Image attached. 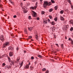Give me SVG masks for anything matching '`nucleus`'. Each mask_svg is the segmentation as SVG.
<instances>
[{
  "label": "nucleus",
  "mask_w": 73,
  "mask_h": 73,
  "mask_svg": "<svg viewBox=\"0 0 73 73\" xmlns=\"http://www.w3.org/2000/svg\"><path fill=\"white\" fill-rule=\"evenodd\" d=\"M17 60L18 62L19 60H20V59L19 58H18V59H17Z\"/></svg>",
  "instance_id": "obj_47"
},
{
  "label": "nucleus",
  "mask_w": 73,
  "mask_h": 73,
  "mask_svg": "<svg viewBox=\"0 0 73 73\" xmlns=\"http://www.w3.org/2000/svg\"><path fill=\"white\" fill-rule=\"evenodd\" d=\"M37 20H39V18H38L37 19Z\"/></svg>",
  "instance_id": "obj_54"
},
{
  "label": "nucleus",
  "mask_w": 73,
  "mask_h": 73,
  "mask_svg": "<svg viewBox=\"0 0 73 73\" xmlns=\"http://www.w3.org/2000/svg\"><path fill=\"white\" fill-rule=\"evenodd\" d=\"M67 1H68V3H69L70 4H71V1H70V0H67Z\"/></svg>",
  "instance_id": "obj_25"
},
{
  "label": "nucleus",
  "mask_w": 73,
  "mask_h": 73,
  "mask_svg": "<svg viewBox=\"0 0 73 73\" xmlns=\"http://www.w3.org/2000/svg\"><path fill=\"white\" fill-rule=\"evenodd\" d=\"M33 17H36V16H37L36 13L34 11H33Z\"/></svg>",
  "instance_id": "obj_6"
},
{
  "label": "nucleus",
  "mask_w": 73,
  "mask_h": 73,
  "mask_svg": "<svg viewBox=\"0 0 73 73\" xmlns=\"http://www.w3.org/2000/svg\"><path fill=\"white\" fill-rule=\"evenodd\" d=\"M35 38L36 40L38 39V36H37V35H36Z\"/></svg>",
  "instance_id": "obj_26"
},
{
  "label": "nucleus",
  "mask_w": 73,
  "mask_h": 73,
  "mask_svg": "<svg viewBox=\"0 0 73 73\" xmlns=\"http://www.w3.org/2000/svg\"><path fill=\"white\" fill-rule=\"evenodd\" d=\"M69 40L70 41H71V42L73 40L70 38H69Z\"/></svg>",
  "instance_id": "obj_38"
},
{
  "label": "nucleus",
  "mask_w": 73,
  "mask_h": 73,
  "mask_svg": "<svg viewBox=\"0 0 73 73\" xmlns=\"http://www.w3.org/2000/svg\"><path fill=\"white\" fill-rule=\"evenodd\" d=\"M8 60L9 62H11V58L9 57H8Z\"/></svg>",
  "instance_id": "obj_19"
},
{
  "label": "nucleus",
  "mask_w": 73,
  "mask_h": 73,
  "mask_svg": "<svg viewBox=\"0 0 73 73\" xmlns=\"http://www.w3.org/2000/svg\"><path fill=\"white\" fill-rule=\"evenodd\" d=\"M24 1H26V0H23Z\"/></svg>",
  "instance_id": "obj_62"
},
{
  "label": "nucleus",
  "mask_w": 73,
  "mask_h": 73,
  "mask_svg": "<svg viewBox=\"0 0 73 73\" xmlns=\"http://www.w3.org/2000/svg\"><path fill=\"white\" fill-rule=\"evenodd\" d=\"M16 17H17V16L16 15H14L13 16V18H16Z\"/></svg>",
  "instance_id": "obj_43"
},
{
  "label": "nucleus",
  "mask_w": 73,
  "mask_h": 73,
  "mask_svg": "<svg viewBox=\"0 0 73 73\" xmlns=\"http://www.w3.org/2000/svg\"><path fill=\"white\" fill-rule=\"evenodd\" d=\"M70 31H73V27H71V28L70 29Z\"/></svg>",
  "instance_id": "obj_34"
},
{
  "label": "nucleus",
  "mask_w": 73,
  "mask_h": 73,
  "mask_svg": "<svg viewBox=\"0 0 73 73\" xmlns=\"http://www.w3.org/2000/svg\"><path fill=\"white\" fill-rule=\"evenodd\" d=\"M1 57H1V56H0V58H1Z\"/></svg>",
  "instance_id": "obj_56"
},
{
  "label": "nucleus",
  "mask_w": 73,
  "mask_h": 73,
  "mask_svg": "<svg viewBox=\"0 0 73 73\" xmlns=\"http://www.w3.org/2000/svg\"><path fill=\"white\" fill-rule=\"evenodd\" d=\"M32 38V36H29V39H30V38Z\"/></svg>",
  "instance_id": "obj_28"
},
{
  "label": "nucleus",
  "mask_w": 73,
  "mask_h": 73,
  "mask_svg": "<svg viewBox=\"0 0 73 73\" xmlns=\"http://www.w3.org/2000/svg\"><path fill=\"white\" fill-rule=\"evenodd\" d=\"M71 8H72V9H73V5H71Z\"/></svg>",
  "instance_id": "obj_49"
},
{
  "label": "nucleus",
  "mask_w": 73,
  "mask_h": 73,
  "mask_svg": "<svg viewBox=\"0 0 73 73\" xmlns=\"http://www.w3.org/2000/svg\"><path fill=\"white\" fill-rule=\"evenodd\" d=\"M51 1L52 3H55V2L53 0H51Z\"/></svg>",
  "instance_id": "obj_30"
},
{
  "label": "nucleus",
  "mask_w": 73,
  "mask_h": 73,
  "mask_svg": "<svg viewBox=\"0 0 73 73\" xmlns=\"http://www.w3.org/2000/svg\"><path fill=\"white\" fill-rule=\"evenodd\" d=\"M49 18L50 19H52V17L51 15H49Z\"/></svg>",
  "instance_id": "obj_31"
},
{
  "label": "nucleus",
  "mask_w": 73,
  "mask_h": 73,
  "mask_svg": "<svg viewBox=\"0 0 73 73\" xmlns=\"http://www.w3.org/2000/svg\"><path fill=\"white\" fill-rule=\"evenodd\" d=\"M68 11L69 10H68V9H66L65 10V11H66V12H68Z\"/></svg>",
  "instance_id": "obj_44"
},
{
  "label": "nucleus",
  "mask_w": 73,
  "mask_h": 73,
  "mask_svg": "<svg viewBox=\"0 0 73 73\" xmlns=\"http://www.w3.org/2000/svg\"><path fill=\"white\" fill-rule=\"evenodd\" d=\"M38 57H39V58H41L42 57V56L41 55H38L37 56Z\"/></svg>",
  "instance_id": "obj_24"
},
{
  "label": "nucleus",
  "mask_w": 73,
  "mask_h": 73,
  "mask_svg": "<svg viewBox=\"0 0 73 73\" xmlns=\"http://www.w3.org/2000/svg\"><path fill=\"white\" fill-rule=\"evenodd\" d=\"M37 2L36 3V5L34 7H31V9H35L37 8Z\"/></svg>",
  "instance_id": "obj_3"
},
{
  "label": "nucleus",
  "mask_w": 73,
  "mask_h": 73,
  "mask_svg": "<svg viewBox=\"0 0 73 73\" xmlns=\"http://www.w3.org/2000/svg\"><path fill=\"white\" fill-rule=\"evenodd\" d=\"M5 68H8V66H5Z\"/></svg>",
  "instance_id": "obj_50"
},
{
  "label": "nucleus",
  "mask_w": 73,
  "mask_h": 73,
  "mask_svg": "<svg viewBox=\"0 0 73 73\" xmlns=\"http://www.w3.org/2000/svg\"><path fill=\"white\" fill-rule=\"evenodd\" d=\"M54 20L55 21H57V17H56L54 18Z\"/></svg>",
  "instance_id": "obj_22"
},
{
  "label": "nucleus",
  "mask_w": 73,
  "mask_h": 73,
  "mask_svg": "<svg viewBox=\"0 0 73 73\" xmlns=\"http://www.w3.org/2000/svg\"><path fill=\"white\" fill-rule=\"evenodd\" d=\"M3 6V5H0V7H2V6Z\"/></svg>",
  "instance_id": "obj_52"
},
{
  "label": "nucleus",
  "mask_w": 73,
  "mask_h": 73,
  "mask_svg": "<svg viewBox=\"0 0 73 73\" xmlns=\"http://www.w3.org/2000/svg\"><path fill=\"white\" fill-rule=\"evenodd\" d=\"M46 73H48V70L47 71H46Z\"/></svg>",
  "instance_id": "obj_51"
},
{
  "label": "nucleus",
  "mask_w": 73,
  "mask_h": 73,
  "mask_svg": "<svg viewBox=\"0 0 73 73\" xmlns=\"http://www.w3.org/2000/svg\"><path fill=\"white\" fill-rule=\"evenodd\" d=\"M53 10V9H51L50 10V12H52Z\"/></svg>",
  "instance_id": "obj_37"
},
{
  "label": "nucleus",
  "mask_w": 73,
  "mask_h": 73,
  "mask_svg": "<svg viewBox=\"0 0 73 73\" xmlns=\"http://www.w3.org/2000/svg\"><path fill=\"white\" fill-rule=\"evenodd\" d=\"M31 65V63L30 62H29V63L27 65L25 66V69H28L29 68V65Z\"/></svg>",
  "instance_id": "obj_4"
},
{
  "label": "nucleus",
  "mask_w": 73,
  "mask_h": 73,
  "mask_svg": "<svg viewBox=\"0 0 73 73\" xmlns=\"http://www.w3.org/2000/svg\"><path fill=\"white\" fill-rule=\"evenodd\" d=\"M60 19L62 21H64V18L62 17H60Z\"/></svg>",
  "instance_id": "obj_15"
},
{
  "label": "nucleus",
  "mask_w": 73,
  "mask_h": 73,
  "mask_svg": "<svg viewBox=\"0 0 73 73\" xmlns=\"http://www.w3.org/2000/svg\"><path fill=\"white\" fill-rule=\"evenodd\" d=\"M71 44H72H72H73V41L72 40V41H71Z\"/></svg>",
  "instance_id": "obj_45"
},
{
  "label": "nucleus",
  "mask_w": 73,
  "mask_h": 73,
  "mask_svg": "<svg viewBox=\"0 0 73 73\" xmlns=\"http://www.w3.org/2000/svg\"><path fill=\"white\" fill-rule=\"evenodd\" d=\"M11 62L13 65H14L15 64V60H12L11 61Z\"/></svg>",
  "instance_id": "obj_13"
},
{
  "label": "nucleus",
  "mask_w": 73,
  "mask_h": 73,
  "mask_svg": "<svg viewBox=\"0 0 73 73\" xmlns=\"http://www.w3.org/2000/svg\"><path fill=\"white\" fill-rule=\"evenodd\" d=\"M61 46L62 49H63V48H64V44H62L61 45Z\"/></svg>",
  "instance_id": "obj_33"
},
{
  "label": "nucleus",
  "mask_w": 73,
  "mask_h": 73,
  "mask_svg": "<svg viewBox=\"0 0 73 73\" xmlns=\"http://www.w3.org/2000/svg\"><path fill=\"white\" fill-rule=\"evenodd\" d=\"M51 29L52 31L55 30V28L54 27H52L51 28Z\"/></svg>",
  "instance_id": "obj_11"
},
{
  "label": "nucleus",
  "mask_w": 73,
  "mask_h": 73,
  "mask_svg": "<svg viewBox=\"0 0 73 73\" xmlns=\"http://www.w3.org/2000/svg\"><path fill=\"white\" fill-rule=\"evenodd\" d=\"M29 20H31V19H32L31 16H29Z\"/></svg>",
  "instance_id": "obj_29"
},
{
  "label": "nucleus",
  "mask_w": 73,
  "mask_h": 73,
  "mask_svg": "<svg viewBox=\"0 0 73 73\" xmlns=\"http://www.w3.org/2000/svg\"><path fill=\"white\" fill-rule=\"evenodd\" d=\"M24 32L25 33H27V30L26 29H25L24 30Z\"/></svg>",
  "instance_id": "obj_23"
},
{
  "label": "nucleus",
  "mask_w": 73,
  "mask_h": 73,
  "mask_svg": "<svg viewBox=\"0 0 73 73\" xmlns=\"http://www.w3.org/2000/svg\"><path fill=\"white\" fill-rule=\"evenodd\" d=\"M28 29L30 31H31L32 30V27H30L28 28Z\"/></svg>",
  "instance_id": "obj_17"
},
{
  "label": "nucleus",
  "mask_w": 73,
  "mask_h": 73,
  "mask_svg": "<svg viewBox=\"0 0 73 73\" xmlns=\"http://www.w3.org/2000/svg\"><path fill=\"white\" fill-rule=\"evenodd\" d=\"M65 38H66V39H67V38H66V37H65Z\"/></svg>",
  "instance_id": "obj_59"
},
{
  "label": "nucleus",
  "mask_w": 73,
  "mask_h": 73,
  "mask_svg": "<svg viewBox=\"0 0 73 73\" xmlns=\"http://www.w3.org/2000/svg\"><path fill=\"white\" fill-rule=\"evenodd\" d=\"M31 41H33V39H31Z\"/></svg>",
  "instance_id": "obj_53"
},
{
  "label": "nucleus",
  "mask_w": 73,
  "mask_h": 73,
  "mask_svg": "<svg viewBox=\"0 0 73 73\" xmlns=\"http://www.w3.org/2000/svg\"><path fill=\"white\" fill-rule=\"evenodd\" d=\"M42 1V0H40V1Z\"/></svg>",
  "instance_id": "obj_57"
},
{
  "label": "nucleus",
  "mask_w": 73,
  "mask_h": 73,
  "mask_svg": "<svg viewBox=\"0 0 73 73\" xmlns=\"http://www.w3.org/2000/svg\"><path fill=\"white\" fill-rule=\"evenodd\" d=\"M31 60H33V59H34V57L33 56H32L31 57Z\"/></svg>",
  "instance_id": "obj_42"
},
{
  "label": "nucleus",
  "mask_w": 73,
  "mask_h": 73,
  "mask_svg": "<svg viewBox=\"0 0 73 73\" xmlns=\"http://www.w3.org/2000/svg\"><path fill=\"white\" fill-rule=\"evenodd\" d=\"M46 70V68H44L42 69V71H43V72L45 71Z\"/></svg>",
  "instance_id": "obj_35"
},
{
  "label": "nucleus",
  "mask_w": 73,
  "mask_h": 73,
  "mask_svg": "<svg viewBox=\"0 0 73 73\" xmlns=\"http://www.w3.org/2000/svg\"><path fill=\"white\" fill-rule=\"evenodd\" d=\"M16 49L17 50H19V47H17V48H16Z\"/></svg>",
  "instance_id": "obj_48"
},
{
  "label": "nucleus",
  "mask_w": 73,
  "mask_h": 73,
  "mask_svg": "<svg viewBox=\"0 0 73 73\" xmlns=\"http://www.w3.org/2000/svg\"><path fill=\"white\" fill-rule=\"evenodd\" d=\"M64 12V10H61L60 11V13L61 14H63Z\"/></svg>",
  "instance_id": "obj_18"
},
{
  "label": "nucleus",
  "mask_w": 73,
  "mask_h": 73,
  "mask_svg": "<svg viewBox=\"0 0 73 73\" xmlns=\"http://www.w3.org/2000/svg\"><path fill=\"white\" fill-rule=\"evenodd\" d=\"M44 24H47L48 23V21L47 20H44L43 21Z\"/></svg>",
  "instance_id": "obj_10"
},
{
  "label": "nucleus",
  "mask_w": 73,
  "mask_h": 73,
  "mask_svg": "<svg viewBox=\"0 0 73 73\" xmlns=\"http://www.w3.org/2000/svg\"><path fill=\"white\" fill-rule=\"evenodd\" d=\"M51 48H52V46H53V45H51Z\"/></svg>",
  "instance_id": "obj_55"
},
{
  "label": "nucleus",
  "mask_w": 73,
  "mask_h": 73,
  "mask_svg": "<svg viewBox=\"0 0 73 73\" xmlns=\"http://www.w3.org/2000/svg\"><path fill=\"white\" fill-rule=\"evenodd\" d=\"M57 51H58V50H57Z\"/></svg>",
  "instance_id": "obj_64"
},
{
  "label": "nucleus",
  "mask_w": 73,
  "mask_h": 73,
  "mask_svg": "<svg viewBox=\"0 0 73 73\" xmlns=\"http://www.w3.org/2000/svg\"><path fill=\"white\" fill-rule=\"evenodd\" d=\"M33 69V68L32 66H31L30 67V70H32V69Z\"/></svg>",
  "instance_id": "obj_27"
},
{
  "label": "nucleus",
  "mask_w": 73,
  "mask_h": 73,
  "mask_svg": "<svg viewBox=\"0 0 73 73\" xmlns=\"http://www.w3.org/2000/svg\"><path fill=\"white\" fill-rule=\"evenodd\" d=\"M1 37H3V36H1Z\"/></svg>",
  "instance_id": "obj_60"
},
{
  "label": "nucleus",
  "mask_w": 73,
  "mask_h": 73,
  "mask_svg": "<svg viewBox=\"0 0 73 73\" xmlns=\"http://www.w3.org/2000/svg\"><path fill=\"white\" fill-rule=\"evenodd\" d=\"M10 65H12V64H10Z\"/></svg>",
  "instance_id": "obj_61"
},
{
  "label": "nucleus",
  "mask_w": 73,
  "mask_h": 73,
  "mask_svg": "<svg viewBox=\"0 0 73 73\" xmlns=\"http://www.w3.org/2000/svg\"><path fill=\"white\" fill-rule=\"evenodd\" d=\"M44 13H45V12H44V11H42V15H44Z\"/></svg>",
  "instance_id": "obj_41"
},
{
  "label": "nucleus",
  "mask_w": 73,
  "mask_h": 73,
  "mask_svg": "<svg viewBox=\"0 0 73 73\" xmlns=\"http://www.w3.org/2000/svg\"><path fill=\"white\" fill-rule=\"evenodd\" d=\"M22 8H23V9H25L24 11V13H27V12H28V10H27V8L25 7H22Z\"/></svg>",
  "instance_id": "obj_2"
},
{
  "label": "nucleus",
  "mask_w": 73,
  "mask_h": 73,
  "mask_svg": "<svg viewBox=\"0 0 73 73\" xmlns=\"http://www.w3.org/2000/svg\"><path fill=\"white\" fill-rule=\"evenodd\" d=\"M2 11H4L3 10H2Z\"/></svg>",
  "instance_id": "obj_63"
},
{
  "label": "nucleus",
  "mask_w": 73,
  "mask_h": 73,
  "mask_svg": "<svg viewBox=\"0 0 73 73\" xmlns=\"http://www.w3.org/2000/svg\"><path fill=\"white\" fill-rule=\"evenodd\" d=\"M23 62H21V64H19V65H20V67H21L23 66Z\"/></svg>",
  "instance_id": "obj_16"
},
{
  "label": "nucleus",
  "mask_w": 73,
  "mask_h": 73,
  "mask_svg": "<svg viewBox=\"0 0 73 73\" xmlns=\"http://www.w3.org/2000/svg\"><path fill=\"white\" fill-rule=\"evenodd\" d=\"M23 5V3L22 2H21L20 4L21 6V7H22Z\"/></svg>",
  "instance_id": "obj_36"
},
{
  "label": "nucleus",
  "mask_w": 73,
  "mask_h": 73,
  "mask_svg": "<svg viewBox=\"0 0 73 73\" xmlns=\"http://www.w3.org/2000/svg\"><path fill=\"white\" fill-rule=\"evenodd\" d=\"M51 4H52V3H51V2L48 3V1H44V3L43 4V6L44 8H45V7H46L47 5H48V6H49L51 5Z\"/></svg>",
  "instance_id": "obj_1"
},
{
  "label": "nucleus",
  "mask_w": 73,
  "mask_h": 73,
  "mask_svg": "<svg viewBox=\"0 0 73 73\" xmlns=\"http://www.w3.org/2000/svg\"><path fill=\"white\" fill-rule=\"evenodd\" d=\"M10 1V3H11V4H13L14 3L12 1Z\"/></svg>",
  "instance_id": "obj_32"
},
{
  "label": "nucleus",
  "mask_w": 73,
  "mask_h": 73,
  "mask_svg": "<svg viewBox=\"0 0 73 73\" xmlns=\"http://www.w3.org/2000/svg\"><path fill=\"white\" fill-rule=\"evenodd\" d=\"M5 65V63H3L2 64V66H4Z\"/></svg>",
  "instance_id": "obj_39"
},
{
  "label": "nucleus",
  "mask_w": 73,
  "mask_h": 73,
  "mask_svg": "<svg viewBox=\"0 0 73 73\" xmlns=\"http://www.w3.org/2000/svg\"><path fill=\"white\" fill-rule=\"evenodd\" d=\"M24 53H26V51H24Z\"/></svg>",
  "instance_id": "obj_58"
},
{
  "label": "nucleus",
  "mask_w": 73,
  "mask_h": 73,
  "mask_svg": "<svg viewBox=\"0 0 73 73\" xmlns=\"http://www.w3.org/2000/svg\"><path fill=\"white\" fill-rule=\"evenodd\" d=\"M13 52H10L9 53V56H10V57H11L13 56Z\"/></svg>",
  "instance_id": "obj_8"
},
{
  "label": "nucleus",
  "mask_w": 73,
  "mask_h": 73,
  "mask_svg": "<svg viewBox=\"0 0 73 73\" xmlns=\"http://www.w3.org/2000/svg\"><path fill=\"white\" fill-rule=\"evenodd\" d=\"M55 44L58 47V46H59L58 44Z\"/></svg>",
  "instance_id": "obj_46"
},
{
  "label": "nucleus",
  "mask_w": 73,
  "mask_h": 73,
  "mask_svg": "<svg viewBox=\"0 0 73 73\" xmlns=\"http://www.w3.org/2000/svg\"><path fill=\"white\" fill-rule=\"evenodd\" d=\"M48 23H50V20L49 19H48Z\"/></svg>",
  "instance_id": "obj_40"
},
{
  "label": "nucleus",
  "mask_w": 73,
  "mask_h": 73,
  "mask_svg": "<svg viewBox=\"0 0 73 73\" xmlns=\"http://www.w3.org/2000/svg\"><path fill=\"white\" fill-rule=\"evenodd\" d=\"M9 42H7L6 43H5L3 45V46L5 47L6 46H8V45H9Z\"/></svg>",
  "instance_id": "obj_5"
},
{
  "label": "nucleus",
  "mask_w": 73,
  "mask_h": 73,
  "mask_svg": "<svg viewBox=\"0 0 73 73\" xmlns=\"http://www.w3.org/2000/svg\"><path fill=\"white\" fill-rule=\"evenodd\" d=\"M13 47L11 46H10L8 48L9 50H13Z\"/></svg>",
  "instance_id": "obj_9"
},
{
  "label": "nucleus",
  "mask_w": 73,
  "mask_h": 73,
  "mask_svg": "<svg viewBox=\"0 0 73 73\" xmlns=\"http://www.w3.org/2000/svg\"><path fill=\"white\" fill-rule=\"evenodd\" d=\"M69 23L70 24H73V21L72 20H71L69 21Z\"/></svg>",
  "instance_id": "obj_14"
},
{
  "label": "nucleus",
  "mask_w": 73,
  "mask_h": 73,
  "mask_svg": "<svg viewBox=\"0 0 73 73\" xmlns=\"http://www.w3.org/2000/svg\"><path fill=\"white\" fill-rule=\"evenodd\" d=\"M57 8H58V6H56L55 7L54 9L55 10H57Z\"/></svg>",
  "instance_id": "obj_21"
},
{
  "label": "nucleus",
  "mask_w": 73,
  "mask_h": 73,
  "mask_svg": "<svg viewBox=\"0 0 73 73\" xmlns=\"http://www.w3.org/2000/svg\"><path fill=\"white\" fill-rule=\"evenodd\" d=\"M51 25H54L55 24V22L53 21L51 23Z\"/></svg>",
  "instance_id": "obj_12"
},
{
  "label": "nucleus",
  "mask_w": 73,
  "mask_h": 73,
  "mask_svg": "<svg viewBox=\"0 0 73 73\" xmlns=\"http://www.w3.org/2000/svg\"><path fill=\"white\" fill-rule=\"evenodd\" d=\"M1 41H4L5 40V39L3 38L2 37V38H1Z\"/></svg>",
  "instance_id": "obj_20"
},
{
  "label": "nucleus",
  "mask_w": 73,
  "mask_h": 73,
  "mask_svg": "<svg viewBox=\"0 0 73 73\" xmlns=\"http://www.w3.org/2000/svg\"><path fill=\"white\" fill-rule=\"evenodd\" d=\"M69 28V25H64V29L65 30L67 28Z\"/></svg>",
  "instance_id": "obj_7"
}]
</instances>
